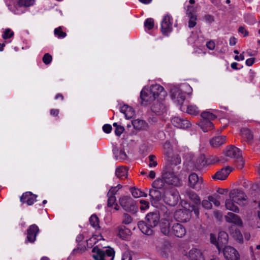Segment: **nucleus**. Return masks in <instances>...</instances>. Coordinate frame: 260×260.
<instances>
[{"label":"nucleus","mask_w":260,"mask_h":260,"mask_svg":"<svg viewBox=\"0 0 260 260\" xmlns=\"http://www.w3.org/2000/svg\"><path fill=\"white\" fill-rule=\"evenodd\" d=\"M172 159H174V160H171V162L167 165L164 168L162 174V178L166 183L178 186L181 184V181L177 176L175 175L172 166L174 165L176 166L178 164H180L181 159L178 155L172 157Z\"/></svg>","instance_id":"nucleus-1"},{"label":"nucleus","mask_w":260,"mask_h":260,"mask_svg":"<svg viewBox=\"0 0 260 260\" xmlns=\"http://www.w3.org/2000/svg\"><path fill=\"white\" fill-rule=\"evenodd\" d=\"M159 214L157 211L148 213L145 217L146 221H140L138 226L141 231L148 236L153 234V228H155L159 221Z\"/></svg>","instance_id":"nucleus-2"},{"label":"nucleus","mask_w":260,"mask_h":260,"mask_svg":"<svg viewBox=\"0 0 260 260\" xmlns=\"http://www.w3.org/2000/svg\"><path fill=\"white\" fill-rule=\"evenodd\" d=\"M193 211L197 216L199 215L198 207L195 205H191V203L184 201L183 208L176 210L174 214V217L177 221L186 222L190 219Z\"/></svg>","instance_id":"nucleus-3"},{"label":"nucleus","mask_w":260,"mask_h":260,"mask_svg":"<svg viewBox=\"0 0 260 260\" xmlns=\"http://www.w3.org/2000/svg\"><path fill=\"white\" fill-rule=\"evenodd\" d=\"M92 252L94 253L92 255V257L95 260H113L115 255V251L113 248L103 250L98 246L92 248Z\"/></svg>","instance_id":"nucleus-4"},{"label":"nucleus","mask_w":260,"mask_h":260,"mask_svg":"<svg viewBox=\"0 0 260 260\" xmlns=\"http://www.w3.org/2000/svg\"><path fill=\"white\" fill-rule=\"evenodd\" d=\"M119 203L122 208L126 212L135 214L138 211L136 202L130 196H123L119 200Z\"/></svg>","instance_id":"nucleus-5"},{"label":"nucleus","mask_w":260,"mask_h":260,"mask_svg":"<svg viewBox=\"0 0 260 260\" xmlns=\"http://www.w3.org/2000/svg\"><path fill=\"white\" fill-rule=\"evenodd\" d=\"M180 195L176 189L166 190L164 192V201L170 206H176L178 202Z\"/></svg>","instance_id":"nucleus-6"},{"label":"nucleus","mask_w":260,"mask_h":260,"mask_svg":"<svg viewBox=\"0 0 260 260\" xmlns=\"http://www.w3.org/2000/svg\"><path fill=\"white\" fill-rule=\"evenodd\" d=\"M164 190H161L160 189H158L154 188L149 189V200L151 205L153 207H158L159 202L161 201L162 199H164Z\"/></svg>","instance_id":"nucleus-7"},{"label":"nucleus","mask_w":260,"mask_h":260,"mask_svg":"<svg viewBox=\"0 0 260 260\" xmlns=\"http://www.w3.org/2000/svg\"><path fill=\"white\" fill-rule=\"evenodd\" d=\"M226 260H240V255L237 250L232 246L223 247L221 251Z\"/></svg>","instance_id":"nucleus-8"},{"label":"nucleus","mask_w":260,"mask_h":260,"mask_svg":"<svg viewBox=\"0 0 260 260\" xmlns=\"http://www.w3.org/2000/svg\"><path fill=\"white\" fill-rule=\"evenodd\" d=\"M225 156L242 161V151L234 145L228 146L224 151Z\"/></svg>","instance_id":"nucleus-9"},{"label":"nucleus","mask_w":260,"mask_h":260,"mask_svg":"<svg viewBox=\"0 0 260 260\" xmlns=\"http://www.w3.org/2000/svg\"><path fill=\"white\" fill-rule=\"evenodd\" d=\"M203 180L195 173H191L188 176V185L195 189L199 190L202 188Z\"/></svg>","instance_id":"nucleus-10"},{"label":"nucleus","mask_w":260,"mask_h":260,"mask_svg":"<svg viewBox=\"0 0 260 260\" xmlns=\"http://www.w3.org/2000/svg\"><path fill=\"white\" fill-rule=\"evenodd\" d=\"M229 196L235 203L241 206H244V192L241 189H233L230 191Z\"/></svg>","instance_id":"nucleus-11"},{"label":"nucleus","mask_w":260,"mask_h":260,"mask_svg":"<svg viewBox=\"0 0 260 260\" xmlns=\"http://www.w3.org/2000/svg\"><path fill=\"white\" fill-rule=\"evenodd\" d=\"M219 161L220 160L219 158L215 156H210L206 159V161L205 160L204 156H201L197 160L195 164V167L197 170H200L201 167L203 166H205L206 164L208 165L213 164Z\"/></svg>","instance_id":"nucleus-12"},{"label":"nucleus","mask_w":260,"mask_h":260,"mask_svg":"<svg viewBox=\"0 0 260 260\" xmlns=\"http://www.w3.org/2000/svg\"><path fill=\"white\" fill-rule=\"evenodd\" d=\"M140 98L142 100V103L145 102V104L146 105L152 102L157 98L154 94L151 92L150 88L143 89L141 92Z\"/></svg>","instance_id":"nucleus-13"},{"label":"nucleus","mask_w":260,"mask_h":260,"mask_svg":"<svg viewBox=\"0 0 260 260\" xmlns=\"http://www.w3.org/2000/svg\"><path fill=\"white\" fill-rule=\"evenodd\" d=\"M171 16L169 15H166L161 22V30L163 35L168 36L172 29V23L171 22Z\"/></svg>","instance_id":"nucleus-14"},{"label":"nucleus","mask_w":260,"mask_h":260,"mask_svg":"<svg viewBox=\"0 0 260 260\" xmlns=\"http://www.w3.org/2000/svg\"><path fill=\"white\" fill-rule=\"evenodd\" d=\"M186 234V229L184 226L180 223H174L171 227V235L173 234L177 237L182 238Z\"/></svg>","instance_id":"nucleus-15"},{"label":"nucleus","mask_w":260,"mask_h":260,"mask_svg":"<svg viewBox=\"0 0 260 260\" xmlns=\"http://www.w3.org/2000/svg\"><path fill=\"white\" fill-rule=\"evenodd\" d=\"M171 122L175 127L180 128H186L191 125L188 120L179 117H173L171 119Z\"/></svg>","instance_id":"nucleus-16"},{"label":"nucleus","mask_w":260,"mask_h":260,"mask_svg":"<svg viewBox=\"0 0 260 260\" xmlns=\"http://www.w3.org/2000/svg\"><path fill=\"white\" fill-rule=\"evenodd\" d=\"M39 232V229L37 225L34 224L30 225L27 230V241L34 243Z\"/></svg>","instance_id":"nucleus-17"},{"label":"nucleus","mask_w":260,"mask_h":260,"mask_svg":"<svg viewBox=\"0 0 260 260\" xmlns=\"http://www.w3.org/2000/svg\"><path fill=\"white\" fill-rule=\"evenodd\" d=\"M218 251L220 252L222 249L224 247H226L228 243L229 235L224 231H220L218 235Z\"/></svg>","instance_id":"nucleus-18"},{"label":"nucleus","mask_w":260,"mask_h":260,"mask_svg":"<svg viewBox=\"0 0 260 260\" xmlns=\"http://www.w3.org/2000/svg\"><path fill=\"white\" fill-rule=\"evenodd\" d=\"M224 218L228 223H232L239 226L243 225V221L240 217L232 212H228Z\"/></svg>","instance_id":"nucleus-19"},{"label":"nucleus","mask_w":260,"mask_h":260,"mask_svg":"<svg viewBox=\"0 0 260 260\" xmlns=\"http://www.w3.org/2000/svg\"><path fill=\"white\" fill-rule=\"evenodd\" d=\"M231 171L232 169L229 166L223 168L217 172L215 174L212 176V178L214 180H223L227 178Z\"/></svg>","instance_id":"nucleus-20"},{"label":"nucleus","mask_w":260,"mask_h":260,"mask_svg":"<svg viewBox=\"0 0 260 260\" xmlns=\"http://www.w3.org/2000/svg\"><path fill=\"white\" fill-rule=\"evenodd\" d=\"M159 227L162 234L166 236L171 235L170 223L168 219H161L159 221Z\"/></svg>","instance_id":"nucleus-21"},{"label":"nucleus","mask_w":260,"mask_h":260,"mask_svg":"<svg viewBox=\"0 0 260 260\" xmlns=\"http://www.w3.org/2000/svg\"><path fill=\"white\" fill-rule=\"evenodd\" d=\"M185 196L188 198L192 203L191 205H195L197 207L201 204V200L199 196L194 191L190 190H186L185 191Z\"/></svg>","instance_id":"nucleus-22"},{"label":"nucleus","mask_w":260,"mask_h":260,"mask_svg":"<svg viewBox=\"0 0 260 260\" xmlns=\"http://www.w3.org/2000/svg\"><path fill=\"white\" fill-rule=\"evenodd\" d=\"M151 111L156 115H159L166 112L165 105L158 102H156L151 106Z\"/></svg>","instance_id":"nucleus-23"},{"label":"nucleus","mask_w":260,"mask_h":260,"mask_svg":"<svg viewBox=\"0 0 260 260\" xmlns=\"http://www.w3.org/2000/svg\"><path fill=\"white\" fill-rule=\"evenodd\" d=\"M37 197L31 192H26L21 197L20 201L22 203H26L28 205H31L34 204Z\"/></svg>","instance_id":"nucleus-24"},{"label":"nucleus","mask_w":260,"mask_h":260,"mask_svg":"<svg viewBox=\"0 0 260 260\" xmlns=\"http://www.w3.org/2000/svg\"><path fill=\"white\" fill-rule=\"evenodd\" d=\"M188 257L190 260H205L201 250L197 248H192L189 251Z\"/></svg>","instance_id":"nucleus-25"},{"label":"nucleus","mask_w":260,"mask_h":260,"mask_svg":"<svg viewBox=\"0 0 260 260\" xmlns=\"http://www.w3.org/2000/svg\"><path fill=\"white\" fill-rule=\"evenodd\" d=\"M198 124L204 132H208L214 128L213 123L211 121L207 120V119L202 118Z\"/></svg>","instance_id":"nucleus-26"},{"label":"nucleus","mask_w":260,"mask_h":260,"mask_svg":"<svg viewBox=\"0 0 260 260\" xmlns=\"http://www.w3.org/2000/svg\"><path fill=\"white\" fill-rule=\"evenodd\" d=\"M134 127L137 130H145L148 127V124L145 120L142 119H135L132 121Z\"/></svg>","instance_id":"nucleus-27"},{"label":"nucleus","mask_w":260,"mask_h":260,"mask_svg":"<svg viewBox=\"0 0 260 260\" xmlns=\"http://www.w3.org/2000/svg\"><path fill=\"white\" fill-rule=\"evenodd\" d=\"M225 138L223 136L215 137L210 140V144L213 147H218L224 143Z\"/></svg>","instance_id":"nucleus-28"},{"label":"nucleus","mask_w":260,"mask_h":260,"mask_svg":"<svg viewBox=\"0 0 260 260\" xmlns=\"http://www.w3.org/2000/svg\"><path fill=\"white\" fill-rule=\"evenodd\" d=\"M120 112L125 115L126 119L131 118L134 115V110L132 107L127 105H124L120 107Z\"/></svg>","instance_id":"nucleus-29"},{"label":"nucleus","mask_w":260,"mask_h":260,"mask_svg":"<svg viewBox=\"0 0 260 260\" xmlns=\"http://www.w3.org/2000/svg\"><path fill=\"white\" fill-rule=\"evenodd\" d=\"M118 236L122 239H126L130 235L131 231L126 228L124 225H121L118 228Z\"/></svg>","instance_id":"nucleus-30"},{"label":"nucleus","mask_w":260,"mask_h":260,"mask_svg":"<svg viewBox=\"0 0 260 260\" xmlns=\"http://www.w3.org/2000/svg\"><path fill=\"white\" fill-rule=\"evenodd\" d=\"M234 203L232 199L226 200L225 203V207L228 210L238 213L239 211V208L234 204Z\"/></svg>","instance_id":"nucleus-31"},{"label":"nucleus","mask_w":260,"mask_h":260,"mask_svg":"<svg viewBox=\"0 0 260 260\" xmlns=\"http://www.w3.org/2000/svg\"><path fill=\"white\" fill-rule=\"evenodd\" d=\"M150 88L151 90V92L154 94L156 98L158 97L159 95L164 92V89L162 86L158 84L152 85Z\"/></svg>","instance_id":"nucleus-32"},{"label":"nucleus","mask_w":260,"mask_h":260,"mask_svg":"<svg viewBox=\"0 0 260 260\" xmlns=\"http://www.w3.org/2000/svg\"><path fill=\"white\" fill-rule=\"evenodd\" d=\"M232 235L236 241L240 243H243V235L239 229L236 228L232 233Z\"/></svg>","instance_id":"nucleus-33"},{"label":"nucleus","mask_w":260,"mask_h":260,"mask_svg":"<svg viewBox=\"0 0 260 260\" xmlns=\"http://www.w3.org/2000/svg\"><path fill=\"white\" fill-rule=\"evenodd\" d=\"M128 170L125 167L117 168L115 171L116 176L119 178H122L123 177L127 176Z\"/></svg>","instance_id":"nucleus-34"},{"label":"nucleus","mask_w":260,"mask_h":260,"mask_svg":"<svg viewBox=\"0 0 260 260\" xmlns=\"http://www.w3.org/2000/svg\"><path fill=\"white\" fill-rule=\"evenodd\" d=\"M186 14L189 17V20L188 22V27L189 28H192L194 26H195V25L197 24V16L193 15L191 12H189L188 10L187 11Z\"/></svg>","instance_id":"nucleus-35"},{"label":"nucleus","mask_w":260,"mask_h":260,"mask_svg":"<svg viewBox=\"0 0 260 260\" xmlns=\"http://www.w3.org/2000/svg\"><path fill=\"white\" fill-rule=\"evenodd\" d=\"M165 183V182L162 178V179L158 178L152 183V186L154 188L164 190L163 187L164 186Z\"/></svg>","instance_id":"nucleus-36"},{"label":"nucleus","mask_w":260,"mask_h":260,"mask_svg":"<svg viewBox=\"0 0 260 260\" xmlns=\"http://www.w3.org/2000/svg\"><path fill=\"white\" fill-rule=\"evenodd\" d=\"M164 149L165 154L168 157H170L173 154V149L170 143L167 141L164 145Z\"/></svg>","instance_id":"nucleus-37"},{"label":"nucleus","mask_w":260,"mask_h":260,"mask_svg":"<svg viewBox=\"0 0 260 260\" xmlns=\"http://www.w3.org/2000/svg\"><path fill=\"white\" fill-rule=\"evenodd\" d=\"M181 92L179 88L176 86H173L170 89L171 96L173 100H175L177 96H178Z\"/></svg>","instance_id":"nucleus-38"},{"label":"nucleus","mask_w":260,"mask_h":260,"mask_svg":"<svg viewBox=\"0 0 260 260\" xmlns=\"http://www.w3.org/2000/svg\"><path fill=\"white\" fill-rule=\"evenodd\" d=\"M89 222L93 227L100 228L99 219L95 214L92 215L89 218Z\"/></svg>","instance_id":"nucleus-39"},{"label":"nucleus","mask_w":260,"mask_h":260,"mask_svg":"<svg viewBox=\"0 0 260 260\" xmlns=\"http://www.w3.org/2000/svg\"><path fill=\"white\" fill-rule=\"evenodd\" d=\"M203 119H207L208 120H214L216 118V116L213 113L208 111H204L201 113V115Z\"/></svg>","instance_id":"nucleus-40"},{"label":"nucleus","mask_w":260,"mask_h":260,"mask_svg":"<svg viewBox=\"0 0 260 260\" xmlns=\"http://www.w3.org/2000/svg\"><path fill=\"white\" fill-rule=\"evenodd\" d=\"M185 99V96L181 92L180 93V95L178 96H177L176 98V101L178 105H180V110L181 111H183L185 108H183V106L182 105L184 100Z\"/></svg>","instance_id":"nucleus-41"},{"label":"nucleus","mask_w":260,"mask_h":260,"mask_svg":"<svg viewBox=\"0 0 260 260\" xmlns=\"http://www.w3.org/2000/svg\"><path fill=\"white\" fill-rule=\"evenodd\" d=\"M187 112L191 115H196L199 112L198 108L195 105H190L187 106Z\"/></svg>","instance_id":"nucleus-42"},{"label":"nucleus","mask_w":260,"mask_h":260,"mask_svg":"<svg viewBox=\"0 0 260 260\" xmlns=\"http://www.w3.org/2000/svg\"><path fill=\"white\" fill-rule=\"evenodd\" d=\"M34 0H19L18 4L20 7H29L34 4Z\"/></svg>","instance_id":"nucleus-43"},{"label":"nucleus","mask_w":260,"mask_h":260,"mask_svg":"<svg viewBox=\"0 0 260 260\" xmlns=\"http://www.w3.org/2000/svg\"><path fill=\"white\" fill-rule=\"evenodd\" d=\"M144 26L149 30L152 29L154 27V20L152 18H148L144 23Z\"/></svg>","instance_id":"nucleus-44"},{"label":"nucleus","mask_w":260,"mask_h":260,"mask_svg":"<svg viewBox=\"0 0 260 260\" xmlns=\"http://www.w3.org/2000/svg\"><path fill=\"white\" fill-rule=\"evenodd\" d=\"M130 191L132 193L133 196L135 198H139L141 197V193H142V191L140 190L138 188H136L135 187H131L130 188Z\"/></svg>","instance_id":"nucleus-45"},{"label":"nucleus","mask_w":260,"mask_h":260,"mask_svg":"<svg viewBox=\"0 0 260 260\" xmlns=\"http://www.w3.org/2000/svg\"><path fill=\"white\" fill-rule=\"evenodd\" d=\"M54 34L59 38H64L66 36V33L61 30V27H59L54 29Z\"/></svg>","instance_id":"nucleus-46"},{"label":"nucleus","mask_w":260,"mask_h":260,"mask_svg":"<svg viewBox=\"0 0 260 260\" xmlns=\"http://www.w3.org/2000/svg\"><path fill=\"white\" fill-rule=\"evenodd\" d=\"M210 242L212 244L216 246V248L218 250V240L216 238V236L212 233L210 234Z\"/></svg>","instance_id":"nucleus-47"},{"label":"nucleus","mask_w":260,"mask_h":260,"mask_svg":"<svg viewBox=\"0 0 260 260\" xmlns=\"http://www.w3.org/2000/svg\"><path fill=\"white\" fill-rule=\"evenodd\" d=\"M14 36V32L11 31L9 28H7L4 31V34L3 35L4 39H7L12 38Z\"/></svg>","instance_id":"nucleus-48"},{"label":"nucleus","mask_w":260,"mask_h":260,"mask_svg":"<svg viewBox=\"0 0 260 260\" xmlns=\"http://www.w3.org/2000/svg\"><path fill=\"white\" fill-rule=\"evenodd\" d=\"M52 60V56L49 53H45L43 57V61L46 64H49Z\"/></svg>","instance_id":"nucleus-49"},{"label":"nucleus","mask_w":260,"mask_h":260,"mask_svg":"<svg viewBox=\"0 0 260 260\" xmlns=\"http://www.w3.org/2000/svg\"><path fill=\"white\" fill-rule=\"evenodd\" d=\"M253 136L251 131L248 128H245V140L247 139L248 141L253 139Z\"/></svg>","instance_id":"nucleus-50"},{"label":"nucleus","mask_w":260,"mask_h":260,"mask_svg":"<svg viewBox=\"0 0 260 260\" xmlns=\"http://www.w3.org/2000/svg\"><path fill=\"white\" fill-rule=\"evenodd\" d=\"M155 156L154 155H150L148 157L150 163L149 164V166L150 167H156L157 165V162L156 161L154 160L155 158Z\"/></svg>","instance_id":"nucleus-51"},{"label":"nucleus","mask_w":260,"mask_h":260,"mask_svg":"<svg viewBox=\"0 0 260 260\" xmlns=\"http://www.w3.org/2000/svg\"><path fill=\"white\" fill-rule=\"evenodd\" d=\"M108 200L107 206L109 207H111L114 204L116 201V197H115V196L113 195L108 196Z\"/></svg>","instance_id":"nucleus-52"},{"label":"nucleus","mask_w":260,"mask_h":260,"mask_svg":"<svg viewBox=\"0 0 260 260\" xmlns=\"http://www.w3.org/2000/svg\"><path fill=\"white\" fill-rule=\"evenodd\" d=\"M202 206L206 209H211L212 205L209 200H204L202 202Z\"/></svg>","instance_id":"nucleus-53"},{"label":"nucleus","mask_w":260,"mask_h":260,"mask_svg":"<svg viewBox=\"0 0 260 260\" xmlns=\"http://www.w3.org/2000/svg\"><path fill=\"white\" fill-rule=\"evenodd\" d=\"M140 203L141 204L140 207L141 210H145L149 208V202L141 200L140 201Z\"/></svg>","instance_id":"nucleus-54"},{"label":"nucleus","mask_w":260,"mask_h":260,"mask_svg":"<svg viewBox=\"0 0 260 260\" xmlns=\"http://www.w3.org/2000/svg\"><path fill=\"white\" fill-rule=\"evenodd\" d=\"M123 216L124 219L122 222L123 223L125 224H128L132 222V218L129 215H128L127 213H124Z\"/></svg>","instance_id":"nucleus-55"},{"label":"nucleus","mask_w":260,"mask_h":260,"mask_svg":"<svg viewBox=\"0 0 260 260\" xmlns=\"http://www.w3.org/2000/svg\"><path fill=\"white\" fill-rule=\"evenodd\" d=\"M124 130V128L122 126H119V127H117V128L115 129V134L117 136H120L121 134L123 132Z\"/></svg>","instance_id":"nucleus-56"},{"label":"nucleus","mask_w":260,"mask_h":260,"mask_svg":"<svg viewBox=\"0 0 260 260\" xmlns=\"http://www.w3.org/2000/svg\"><path fill=\"white\" fill-rule=\"evenodd\" d=\"M127 156L126 153L122 149L120 150L119 154L118 160H125L127 158Z\"/></svg>","instance_id":"nucleus-57"},{"label":"nucleus","mask_w":260,"mask_h":260,"mask_svg":"<svg viewBox=\"0 0 260 260\" xmlns=\"http://www.w3.org/2000/svg\"><path fill=\"white\" fill-rule=\"evenodd\" d=\"M104 132L107 134H109L112 130V126L110 124H106L103 126Z\"/></svg>","instance_id":"nucleus-58"},{"label":"nucleus","mask_w":260,"mask_h":260,"mask_svg":"<svg viewBox=\"0 0 260 260\" xmlns=\"http://www.w3.org/2000/svg\"><path fill=\"white\" fill-rule=\"evenodd\" d=\"M208 199L209 200L211 203L213 202L215 206L218 207L220 205V202L216 200L213 196H209Z\"/></svg>","instance_id":"nucleus-59"},{"label":"nucleus","mask_w":260,"mask_h":260,"mask_svg":"<svg viewBox=\"0 0 260 260\" xmlns=\"http://www.w3.org/2000/svg\"><path fill=\"white\" fill-rule=\"evenodd\" d=\"M214 215L218 220H221L222 218V213L218 210H215L214 211Z\"/></svg>","instance_id":"nucleus-60"},{"label":"nucleus","mask_w":260,"mask_h":260,"mask_svg":"<svg viewBox=\"0 0 260 260\" xmlns=\"http://www.w3.org/2000/svg\"><path fill=\"white\" fill-rule=\"evenodd\" d=\"M255 61V58L254 57H251L248 58L245 61V63L247 66H251Z\"/></svg>","instance_id":"nucleus-61"},{"label":"nucleus","mask_w":260,"mask_h":260,"mask_svg":"<svg viewBox=\"0 0 260 260\" xmlns=\"http://www.w3.org/2000/svg\"><path fill=\"white\" fill-rule=\"evenodd\" d=\"M117 191L118 189H117V187H111L107 193V196H115V193L117 192Z\"/></svg>","instance_id":"nucleus-62"},{"label":"nucleus","mask_w":260,"mask_h":260,"mask_svg":"<svg viewBox=\"0 0 260 260\" xmlns=\"http://www.w3.org/2000/svg\"><path fill=\"white\" fill-rule=\"evenodd\" d=\"M207 47L210 50H213L215 48V43L213 41H210L206 44Z\"/></svg>","instance_id":"nucleus-63"},{"label":"nucleus","mask_w":260,"mask_h":260,"mask_svg":"<svg viewBox=\"0 0 260 260\" xmlns=\"http://www.w3.org/2000/svg\"><path fill=\"white\" fill-rule=\"evenodd\" d=\"M132 255L128 253H125L123 254L122 260H132Z\"/></svg>","instance_id":"nucleus-64"}]
</instances>
